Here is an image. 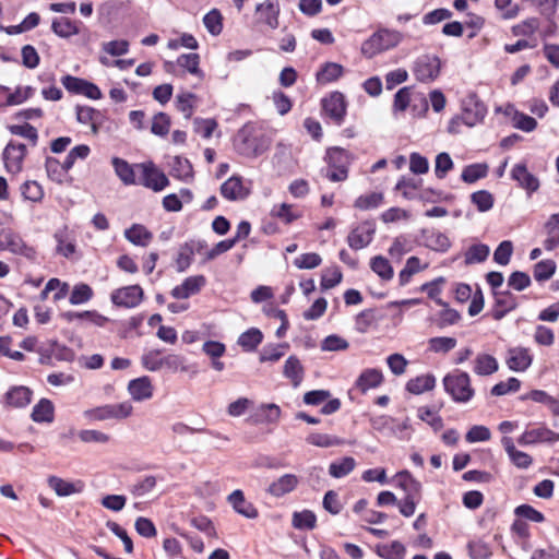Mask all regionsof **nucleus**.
<instances>
[{"label":"nucleus","instance_id":"obj_48","mask_svg":"<svg viewBox=\"0 0 559 559\" xmlns=\"http://www.w3.org/2000/svg\"><path fill=\"white\" fill-rule=\"evenodd\" d=\"M488 175V165L483 163L471 164L464 167L461 178L466 183H474Z\"/></svg>","mask_w":559,"mask_h":559},{"label":"nucleus","instance_id":"obj_54","mask_svg":"<svg viewBox=\"0 0 559 559\" xmlns=\"http://www.w3.org/2000/svg\"><path fill=\"white\" fill-rule=\"evenodd\" d=\"M471 202L479 212H488L493 207L495 197L488 190H478L471 194Z\"/></svg>","mask_w":559,"mask_h":559},{"label":"nucleus","instance_id":"obj_29","mask_svg":"<svg viewBox=\"0 0 559 559\" xmlns=\"http://www.w3.org/2000/svg\"><path fill=\"white\" fill-rule=\"evenodd\" d=\"M283 374L289 380L294 388L301 384L305 378V368L297 356L292 355L286 359L283 366Z\"/></svg>","mask_w":559,"mask_h":559},{"label":"nucleus","instance_id":"obj_53","mask_svg":"<svg viewBox=\"0 0 559 559\" xmlns=\"http://www.w3.org/2000/svg\"><path fill=\"white\" fill-rule=\"evenodd\" d=\"M489 252V247L485 243L472 245L464 254L465 264L481 263L487 260Z\"/></svg>","mask_w":559,"mask_h":559},{"label":"nucleus","instance_id":"obj_42","mask_svg":"<svg viewBox=\"0 0 559 559\" xmlns=\"http://www.w3.org/2000/svg\"><path fill=\"white\" fill-rule=\"evenodd\" d=\"M356 467V461L352 456H344L337 461H333L329 465V474L333 478H343L349 475Z\"/></svg>","mask_w":559,"mask_h":559},{"label":"nucleus","instance_id":"obj_31","mask_svg":"<svg viewBox=\"0 0 559 559\" xmlns=\"http://www.w3.org/2000/svg\"><path fill=\"white\" fill-rule=\"evenodd\" d=\"M116 175L126 186L138 185L135 173L138 168L134 165H130L126 159L120 157H114L111 160Z\"/></svg>","mask_w":559,"mask_h":559},{"label":"nucleus","instance_id":"obj_11","mask_svg":"<svg viewBox=\"0 0 559 559\" xmlns=\"http://www.w3.org/2000/svg\"><path fill=\"white\" fill-rule=\"evenodd\" d=\"M135 167L140 173L138 185L148 188L155 192L162 191L169 186V179L154 165V163H139L135 164Z\"/></svg>","mask_w":559,"mask_h":559},{"label":"nucleus","instance_id":"obj_36","mask_svg":"<svg viewBox=\"0 0 559 559\" xmlns=\"http://www.w3.org/2000/svg\"><path fill=\"white\" fill-rule=\"evenodd\" d=\"M436 386V378L431 373L421 374L407 381L406 390L412 394H423Z\"/></svg>","mask_w":559,"mask_h":559},{"label":"nucleus","instance_id":"obj_4","mask_svg":"<svg viewBox=\"0 0 559 559\" xmlns=\"http://www.w3.org/2000/svg\"><path fill=\"white\" fill-rule=\"evenodd\" d=\"M141 364L144 369L148 371H158L167 369L171 372L179 370L187 371L185 366V358L177 354H168L163 356L162 349H151L144 353L141 357Z\"/></svg>","mask_w":559,"mask_h":559},{"label":"nucleus","instance_id":"obj_59","mask_svg":"<svg viewBox=\"0 0 559 559\" xmlns=\"http://www.w3.org/2000/svg\"><path fill=\"white\" fill-rule=\"evenodd\" d=\"M556 272L554 260H542L534 265L533 275L537 282L549 280Z\"/></svg>","mask_w":559,"mask_h":559},{"label":"nucleus","instance_id":"obj_1","mask_svg":"<svg viewBox=\"0 0 559 559\" xmlns=\"http://www.w3.org/2000/svg\"><path fill=\"white\" fill-rule=\"evenodd\" d=\"M270 142L263 131L253 123L241 127L235 139L234 147L245 157H258L269 150Z\"/></svg>","mask_w":559,"mask_h":559},{"label":"nucleus","instance_id":"obj_32","mask_svg":"<svg viewBox=\"0 0 559 559\" xmlns=\"http://www.w3.org/2000/svg\"><path fill=\"white\" fill-rule=\"evenodd\" d=\"M344 73V68L335 62H325L316 74L318 84L324 85L337 81Z\"/></svg>","mask_w":559,"mask_h":559},{"label":"nucleus","instance_id":"obj_16","mask_svg":"<svg viewBox=\"0 0 559 559\" xmlns=\"http://www.w3.org/2000/svg\"><path fill=\"white\" fill-rule=\"evenodd\" d=\"M374 233L376 226L373 222H362L349 231L347 243L353 250L366 248L372 241Z\"/></svg>","mask_w":559,"mask_h":559},{"label":"nucleus","instance_id":"obj_61","mask_svg":"<svg viewBox=\"0 0 559 559\" xmlns=\"http://www.w3.org/2000/svg\"><path fill=\"white\" fill-rule=\"evenodd\" d=\"M156 483L157 480L155 476L147 475L138 479L132 486H130L129 490L134 497H142L151 492L155 488Z\"/></svg>","mask_w":559,"mask_h":559},{"label":"nucleus","instance_id":"obj_13","mask_svg":"<svg viewBox=\"0 0 559 559\" xmlns=\"http://www.w3.org/2000/svg\"><path fill=\"white\" fill-rule=\"evenodd\" d=\"M61 83L72 94L84 95L94 100L100 99L103 96L97 85L81 78L67 74L61 78Z\"/></svg>","mask_w":559,"mask_h":559},{"label":"nucleus","instance_id":"obj_37","mask_svg":"<svg viewBox=\"0 0 559 559\" xmlns=\"http://www.w3.org/2000/svg\"><path fill=\"white\" fill-rule=\"evenodd\" d=\"M394 479L396 486L403 489L406 495L420 496L421 484L408 471L405 469L396 473Z\"/></svg>","mask_w":559,"mask_h":559},{"label":"nucleus","instance_id":"obj_50","mask_svg":"<svg viewBox=\"0 0 559 559\" xmlns=\"http://www.w3.org/2000/svg\"><path fill=\"white\" fill-rule=\"evenodd\" d=\"M307 442L311 445L320 447V448H331L343 445L344 440L328 433L313 432L307 437Z\"/></svg>","mask_w":559,"mask_h":559},{"label":"nucleus","instance_id":"obj_2","mask_svg":"<svg viewBox=\"0 0 559 559\" xmlns=\"http://www.w3.org/2000/svg\"><path fill=\"white\" fill-rule=\"evenodd\" d=\"M352 159V154L343 147L334 146L328 148L324 156V160L328 164L325 177L333 182L346 180Z\"/></svg>","mask_w":559,"mask_h":559},{"label":"nucleus","instance_id":"obj_10","mask_svg":"<svg viewBox=\"0 0 559 559\" xmlns=\"http://www.w3.org/2000/svg\"><path fill=\"white\" fill-rule=\"evenodd\" d=\"M133 407L129 402L106 404L84 412L90 420L103 421L108 419H126L132 415Z\"/></svg>","mask_w":559,"mask_h":559},{"label":"nucleus","instance_id":"obj_30","mask_svg":"<svg viewBox=\"0 0 559 559\" xmlns=\"http://www.w3.org/2000/svg\"><path fill=\"white\" fill-rule=\"evenodd\" d=\"M126 239L134 246L147 247L153 240V233L142 224H132L124 230Z\"/></svg>","mask_w":559,"mask_h":559},{"label":"nucleus","instance_id":"obj_26","mask_svg":"<svg viewBox=\"0 0 559 559\" xmlns=\"http://www.w3.org/2000/svg\"><path fill=\"white\" fill-rule=\"evenodd\" d=\"M4 397L9 406L23 408L32 402L33 391L24 385L12 386L5 393Z\"/></svg>","mask_w":559,"mask_h":559},{"label":"nucleus","instance_id":"obj_43","mask_svg":"<svg viewBox=\"0 0 559 559\" xmlns=\"http://www.w3.org/2000/svg\"><path fill=\"white\" fill-rule=\"evenodd\" d=\"M170 168V175L179 180H187L193 177L192 165L186 157L175 156Z\"/></svg>","mask_w":559,"mask_h":559},{"label":"nucleus","instance_id":"obj_24","mask_svg":"<svg viewBox=\"0 0 559 559\" xmlns=\"http://www.w3.org/2000/svg\"><path fill=\"white\" fill-rule=\"evenodd\" d=\"M533 361L528 348L513 347L508 350L507 366L513 371H525Z\"/></svg>","mask_w":559,"mask_h":559},{"label":"nucleus","instance_id":"obj_35","mask_svg":"<svg viewBox=\"0 0 559 559\" xmlns=\"http://www.w3.org/2000/svg\"><path fill=\"white\" fill-rule=\"evenodd\" d=\"M198 96L191 92L178 93L175 100V106L183 117L189 120L192 118L197 107Z\"/></svg>","mask_w":559,"mask_h":559},{"label":"nucleus","instance_id":"obj_60","mask_svg":"<svg viewBox=\"0 0 559 559\" xmlns=\"http://www.w3.org/2000/svg\"><path fill=\"white\" fill-rule=\"evenodd\" d=\"M203 23L210 34L216 36L223 31V16L217 9L211 10L203 17Z\"/></svg>","mask_w":559,"mask_h":559},{"label":"nucleus","instance_id":"obj_7","mask_svg":"<svg viewBox=\"0 0 559 559\" xmlns=\"http://www.w3.org/2000/svg\"><path fill=\"white\" fill-rule=\"evenodd\" d=\"M322 116L335 126H342L347 114V102L341 92H332L321 99Z\"/></svg>","mask_w":559,"mask_h":559},{"label":"nucleus","instance_id":"obj_14","mask_svg":"<svg viewBox=\"0 0 559 559\" xmlns=\"http://www.w3.org/2000/svg\"><path fill=\"white\" fill-rule=\"evenodd\" d=\"M510 177L516 182L519 188L526 191L527 195H532L540 187L539 179L528 171L525 162L515 164L510 171Z\"/></svg>","mask_w":559,"mask_h":559},{"label":"nucleus","instance_id":"obj_40","mask_svg":"<svg viewBox=\"0 0 559 559\" xmlns=\"http://www.w3.org/2000/svg\"><path fill=\"white\" fill-rule=\"evenodd\" d=\"M51 31L61 38H69L80 33L76 22L68 17H56L51 23Z\"/></svg>","mask_w":559,"mask_h":559},{"label":"nucleus","instance_id":"obj_64","mask_svg":"<svg viewBox=\"0 0 559 559\" xmlns=\"http://www.w3.org/2000/svg\"><path fill=\"white\" fill-rule=\"evenodd\" d=\"M467 549L472 559H489L492 555L490 546L481 539L471 540Z\"/></svg>","mask_w":559,"mask_h":559},{"label":"nucleus","instance_id":"obj_38","mask_svg":"<svg viewBox=\"0 0 559 559\" xmlns=\"http://www.w3.org/2000/svg\"><path fill=\"white\" fill-rule=\"evenodd\" d=\"M545 228L548 237L544 241V248L551 251L559 247V213L550 215Z\"/></svg>","mask_w":559,"mask_h":559},{"label":"nucleus","instance_id":"obj_45","mask_svg":"<svg viewBox=\"0 0 559 559\" xmlns=\"http://www.w3.org/2000/svg\"><path fill=\"white\" fill-rule=\"evenodd\" d=\"M47 481L49 487L53 489L59 497H67L80 492L82 489L81 485L76 487L74 483L67 481L58 476H49Z\"/></svg>","mask_w":559,"mask_h":559},{"label":"nucleus","instance_id":"obj_8","mask_svg":"<svg viewBox=\"0 0 559 559\" xmlns=\"http://www.w3.org/2000/svg\"><path fill=\"white\" fill-rule=\"evenodd\" d=\"M441 60L438 56L425 53L418 56L412 66L415 79L420 83H431L440 74Z\"/></svg>","mask_w":559,"mask_h":559},{"label":"nucleus","instance_id":"obj_34","mask_svg":"<svg viewBox=\"0 0 559 559\" xmlns=\"http://www.w3.org/2000/svg\"><path fill=\"white\" fill-rule=\"evenodd\" d=\"M498 368V360L492 355L481 353L474 360L473 371L478 376H491Z\"/></svg>","mask_w":559,"mask_h":559},{"label":"nucleus","instance_id":"obj_28","mask_svg":"<svg viewBox=\"0 0 559 559\" xmlns=\"http://www.w3.org/2000/svg\"><path fill=\"white\" fill-rule=\"evenodd\" d=\"M383 382L382 371L374 368L365 369L355 382V388L365 394L370 389L380 386Z\"/></svg>","mask_w":559,"mask_h":559},{"label":"nucleus","instance_id":"obj_3","mask_svg":"<svg viewBox=\"0 0 559 559\" xmlns=\"http://www.w3.org/2000/svg\"><path fill=\"white\" fill-rule=\"evenodd\" d=\"M444 391L456 403H467L475 394L467 372L454 370L443 378Z\"/></svg>","mask_w":559,"mask_h":559},{"label":"nucleus","instance_id":"obj_27","mask_svg":"<svg viewBox=\"0 0 559 559\" xmlns=\"http://www.w3.org/2000/svg\"><path fill=\"white\" fill-rule=\"evenodd\" d=\"M130 395L134 401H144L153 396V384L147 376L133 379L128 384Z\"/></svg>","mask_w":559,"mask_h":559},{"label":"nucleus","instance_id":"obj_47","mask_svg":"<svg viewBox=\"0 0 559 559\" xmlns=\"http://www.w3.org/2000/svg\"><path fill=\"white\" fill-rule=\"evenodd\" d=\"M371 270L382 280L390 281L394 275V271L389 260L382 255H376L370 260Z\"/></svg>","mask_w":559,"mask_h":559},{"label":"nucleus","instance_id":"obj_41","mask_svg":"<svg viewBox=\"0 0 559 559\" xmlns=\"http://www.w3.org/2000/svg\"><path fill=\"white\" fill-rule=\"evenodd\" d=\"M376 552L383 559H404L406 549L401 542L393 540L390 544H378Z\"/></svg>","mask_w":559,"mask_h":559},{"label":"nucleus","instance_id":"obj_23","mask_svg":"<svg viewBox=\"0 0 559 559\" xmlns=\"http://www.w3.org/2000/svg\"><path fill=\"white\" fill-rule=\"evenodd\" d=\"M299 485V478L295 474H284L270 484L266 492L275 498H281L293 492Z\"/></svg>","mask_w":559,"mask_h":559},{"label":"nucleus","instance_id":"obj_12","mask_svg":"<svg viewBox=\"0 0 559 559\" xmlns=\"http://www.w3.org/2000/svg\"><path fill=\"white\" fill-rule=\"evenodd\" d=\"M144 299L143 288L135 284L114 289L110 294L111 302L119 308H135Z\"/></svg>","mask_w":559,"mask_h":559},{"label":"nucleus","instance_id":"obj_44","mask_svg":"<svg viewBox=\"0 0 559 559\" xmlns=\"http://www.w3.org/2000/svg\"><path fill=\"white\" fill-rule=\"evenodd\" d=\"M383 202L384 194L382 192H370L359 195L355 200L354 206L360 211H369L378 209L383 204Z\"/></svg>","mask_w":559,"mask_h":559},{"label":"nucleus","instance_id":"obj_57","mask_svg":"<svg viewBox=\"0 0 559 559\" xmlns=\"http://www.w3.org/2000/svg\"><path fill=\"white\" fill-rule=\"evenodd\" d=\"M457 344L456 338L449 336L431 337L428 341V349L433 353L447 354L452 350Z\"/></svg>","mask_w":559,"mask_h":559},{"label":"nucleus","instance_id":"obj_62","mask_svg":"<svg viewBox=\"0 0 559 559\" xmlns=\"http://www.w3.org/2000/svg\"><path fill=\"white\" fill-rule=\"evenodd\" d=\"M193 257L191 247L186 242L182 243L175 260L177 272L182 273L187 271L193 262Z\"/></svg>","mask_w":559,"mask_h":559},{"label":"nucleus","instance_id":"obj_39","mask_svg":"<svg viewBox=\"0 0 559 559\" xmlns=\"http://www.w3.org/2000/svg\"><path fill=\"white\" fill-rule=\"evenodd\" d=\"M263 341V333L257 328H250L238 337V345L245 352H254Z\"/></svg>","mask_w":559,"mask_h":559},{"label":"nucleus","instance_id":"obj_49","mask_svg":"<svg viewBox=\"0 0 559 559\" xmlns=\"http://www.w3.org/2000/svg\"><path fill=\"white\" fill-rule=\"evenodd\" d=\"M288 348V343L266 345L261 350L259 359L261 362H276L285 355V352Z\"/></svg>","mask_w":559,"mask_h":559},{"label":"nucleus","instance_id":"obj_33","mask_svg":"<svg viewBox=\"0 0 559 559\" xmlns=\"http://www.w3.org/2000/svg\"><path fill=\"white\" fill-rule=\"evenodd\" d=\"M31 418L35 423H52L55 419V406L48 399H40L33 407Z\"/></svg>","mask_w":559,"mask_h":559},{"label":"nucleus","instance_id":"obj_19","mask_svg":"<svg viewBox=\"0 0 559 559\" xmlns=\"http://www.w3.org/2000/svg\"><path fill=\"white\" fill-rule=\"evenodd\" d=\"M76 120L82 124L91 126L93 134H98L100 128L107 120L106 114L91 106L75 107Z\"/></svg>","mask_w":559,"mask_h":559},{"label":"nucleus","instance_id":"obj_17","mask_svg":"<svg viewBox=\"0 0 559 559\" xmlns=\"http://www.w3.org/2000/svg\"><path fill=\"white\" fill-rule=\"evenodd\" d=\"M516 307L518 298L510 290H493L492 319L499 321L503 319L507 313L515 310Z\"/></svg>","mask_w":559,"mask_h":559},{"label":"nucleus","instance_id":"obj_18","mask_svg":"<svg viewBox=\"0 0 559 559\" xmlns=\"http://www.w3.org/2000/svg\"><path fill=\"white\" fill-rule=\"evenodd\" d=\"M27 150L25 144L10 141L3 151V160L5 169L9 173L17 174L22 170L23 160Z\"/></svg>","mask_w":559,"mask_h":559},{"label":"nucleus","instance_id":"obj_58","mask_svg":"<svg viewBox=\"0 0 559 559\" xmlns=\"http://www.w3.org/2000/svg\"><path fill=\"white\" fill-rule=\"evenodd\" d=\"M93 289L85 283L74 285L69 301L71 305H82L90 301L93 298Z\"/></svg>","mask_w":559,"mask_h":559},{"label":"nucleus","instance_id":"obj_63","mask_svg":"<svg viewBox=\"0 0 559 559\" xmlns=\"http://www.w3.org/2000/svg\"><path fill=\"white\" fill-rule=\"evenodd\" d=\"M411 250H412L411 240L406 236L401 235V236H397L393 240V242L389 249V254L393 259L401 260L403 258V255L408 253Z\"/></svg>","mask_w":559,"mask_h":559},{"label":"nucleus","instance_id":"obj_46","mask_svg":"<svg viewBox=\"0 0 559 559\" xmlns=\"http://www.w3.org/2000/svg\"><path fill=\"white\" fill-rule=\"evenodd\" d=\"M33 90L29 86L17 87L13 93L8 87L0 86V96H5V105H19L32 96Z\"/></svg>","mask_w":559,"mask_h":559},{"label":"nucleus","instance_id":"obj_21","mask_svg":"<svg viewBox=\"0 0 559 559\" xmlns=\"http://www.w3.org/2000/svg\"><path fill=\"white\" fill-rule=\"evenodd\" d=\"M205 284L206 278L204 275L189 276L182 282V284L174 287L170 294L176 299H187L190 296L198 294Z\"/></svg>","mask_w":559,"mask_h":559},{"label":"nucleus","instance_id":"obj_25","mask_svg":"<svg viewBox=\"0 0 559 559\" xmlns=\"http://www.w3.org/2000/svg\"><path fill=\"white\" fill-rule=\"evenodd\" d=\"M227 501L238 514L247 519H255L259 515L258 509L245 498V493L240 489L234 490L227 497Z\"/></svg>","mask_w":559,"mask_h":559},{"label":"nucleus","instance_id":"obj_22","mask_svg":"<svg viewBox=\"0 0 559 559\" xmlns=\"http://www.w3.org/2000/svg\"><path fill=\"white\" fill-rule=\"evenodd\" d=\"M219 191L222 197L228 201L245 200L250 193L249 189L243 186L242 178L236 175L223 182Z\"/></svg>","mask_w":559,"mask_h":559},{"label":"nucleus","instance_id":"obj_51","mask_svg":"<svg viewBox=\"0 0 559 559\" xmlns=\"http://www.w3.org/2000/svg\"><path fill=\"white\" fill-rule=\"evenodd\" d=\"M292 523L297 530L311 531L317 526V516L310 510L294 512Z\"/></svg>","mask_w":559,"mask_h":559},{"label":"nucleus","instance_id":"obj_56","mask_svg":"<svg viewBox=\"0 0 559 559\" xmlns=\"http://www.w3.org/2000/svg\"><path fill=\"white\" fill-rule=\"evenodd\" d=\"M171 120L168 114L159 111L152 119L151 132L158 136H166L169 133Z\"/></svg>","mask_w":559,"mask_h":559},{"label":"nucleus","instance_id":"obj_15","mask_svg":"<svg viewBox=\"0 0 559 559\" xmlns=\"http://www.w3.org/2000/svg\"><path fill=\"white\" fill-rule=\"evenodd\" d=\"M280 3L266 0L257 4L254 10V21L258 25H265L275 29L280 25Z\"/></svg>","mask_w":559,"mask_h":559},{"label":"nucleus","instance_id":"obj_52","mask_svg":"<svg viewBox=\"0 0 559 559\" xmlns=\"http://www.w3.org/2000/svg\"><path fill=\"white\" fill-rule=\"evenodd\" d=\"M177 64L186 70L189 71V73L198 76L203 78V71L200 69V56L198 53L191 52V53H182L177 59Z\"/></svg>","mask_w":559,"mask_h":559},{"label":"nucleus","instance_id":"obj_6","mask_svg":"<svg viewBox=\"0 0 559 559\" xmlns=\"http://www.w3.org/2000/svg\"><path fill=\"white\" fill-rule=\"evenodd\" d=\"M0 251L21 255L29 262H36L38 257L36 247L28 245L19 233L11 228L0 230Z\"/></svg>","mask_w":559,"mask_h":559},{"label":"nucleus","instance_id":"obj_9","mask_svg":"<svg viewBox=\"0 0 559 559\" xmlns=\"http://www.w3.org/2000/svg\"><path fill=\"white\" fill-rule=\"evenodd\" d=\"M487 115L486 105L479 99L476 93H469L462 99V115L460 119L468 127H474L481 122ZM456 119H452V123L456 122Z\"/></svg>","mask_w":559,"mask_h":559},{"label":"nucleus","instance_id":"obj_5","mask_svg":"<svg viewBox=\"0 0 559 559\" xmlns=\"http://www.w3.org/2000/svg\"><path fill=\"white\" fill-rule=\"evenodd\" d=\"M402 40L401 32L381 28L362 43L361 52L371 58L379 52L396 47Z\"/></svg>","mask_w":559,"mask_h":559},{"label":"nucleus","instance_id":"obj_20","mask_svg":"<svg viewBox=\"0 0 559 559\" xmlns=\"http://www.w3.org/2000/svg\"><path fill=\"white\" fill-rule=\"evenodd\" d=\"M557 441H559V432L546 426L527 429L519 438L521 444L555 443Z\"/></svg>","mask_w":559,"mask_h":559},{"label":"nucleus","instance_id":"obj_55","mask_svg":"<svg viewBox=\"0 0 559 559\" xmlns=\"http://www.w3.org/2000/svg\"><path fill=\"white\" fill-rule=\"evenodd\" d=\"M343 274L338 266H330L322 271L320 286L321 289L326 290L335 287L342 282Z\"/></svg>","mask_w":559,"mask_h":559}]
</instances>
